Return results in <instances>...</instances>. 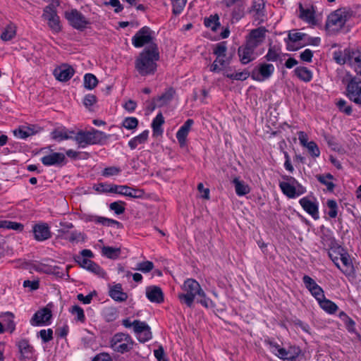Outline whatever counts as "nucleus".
Listing matches in <instances>:
<instances>
[{
	"label": "nucleus",
	"mask_w": 361,
	"mask_h": 361,
	"mask_svg": "<svg viewBox=\"0 0 361 361\" xmlns=\"http://www.w3.org/2000/svg\"><path fill=\"white\" fill-rule=\"evenodd\" d=\"M300 17L308 23L315 24L314 14L312 9H305L302 5H300Z\"/></svg>",
	"instance_id": "nucleus-42"
},
{
	"label": "nucleus",
	"mask_w": 361,
	"mask_h": 361,
	"mask_svg": "<svg viewBox=\"0 0 361 361\" xmlns=\"http://www.w3.org/2000/svg\"><path fill=\"white\" fill-rule=\"evenodd\" d=\"M279 186L283 193L289 198H295L306 192L305 188L293 177H287L286 181L280 182Z\"/></svg>",
	"instance_id": "nucleus-8"
},
{
	"label": "nucleus",
	"mask_w": 361,
	"mask_h": 361,
	"mask_svg": "<svg viewBox=\"0 0 361 361\" xmlns=\"http://www.w3.org/2000/svg\"><path fill=\"white\" fill-rule=\"evenodd\" d=\"M134 341L128 334L117 333L110 341L111 348L117 353H125L130 351L134 345Z\"/></svg>",
	"instance_id": "nucleus-7"
},
{
	"label": "nucleus",
	"mask_w": 361,
	"mask_h": 361,
	"mask_svg": "<svg viewBox=\"0 0 361 361\" xmlns=\"http://www.w3.org/2000/svg\"><path fill=\"white\" fill-rule=\"evenodd\" d=\"M183 293L178 295V298L183 304L192 307L195 296H204V292L199 283L192 279H188L182 286Z\"/></svg>",
	"instance_id": "nucleus-4"
},
{
	"label": "nucleus",
	"mask_w": 361,
	"mask_h": 361,
	"mask_svg": "<svg viewBox=\"0 0 361 361\" xmlns=\"http://www.w3.org/2000/svg\"><path fill=\"white\" fill-rule=\"evenodd\" d=\"M16 35V30L11 26H7L1 35V39L4 41H9Z\"/></svg>",
	"instance_id": "nucleus-51"
},
{
	"label": "nucleus",
	"mask_w": 361,
	"mask_h": 361,
	"mask_svg": "<svg viewBox=\"0 0 361 361\" xmlns=\"http://www.w3.org/2000/svg\"><path fill=\"white\" fill-rule=\"evenodd\" d=\"M228 63L224 59L216 58L210 67L212 72H219L221 68L219 66H225Z\"/></svg>",
	"instance_id": "nucleus-59"
},
{
	"label": "nucleus",
	"mask_w": 361,
	"mask_h": 361,
	"mask_svg": "<svg viewBox=\"0 0 361 361\" xmlns=\"http://www.w3.org/2000/svg\"><path fill=\"white\" fill-rule=\"evenodd\" d=\"M160 53L157 44L145 47L135 60V68L141 76L154 75L157 69Z\"/></svg>",
	"instance_id": "nucleus-1"
},
{
	"label": "nucleus",
	"mask_w": 361,
	"mask_h": 361,
	"mask_svg": "<svg viewBox=\"0 0 361 361\" xmlns=\"http://www.w3.org/2000/svg\"><path fill=\"white\" fill-rule=\"evenodd\" d=\"M154 269V264L150 261H145L138 263L135 270L140 271L143 273H148Z\"/></svg>",
	"instance_id": "nucleus-54"
},
{
	"label": "nucleus",
	"mask_w": 361,
	"mask_h": 361,
	"mask_svg": "<svg viewBox=\"0 0 361 361\" xmlns=\"http://www.w3.org/2000/svg\"><path fill=\"white\" fill-rule=\"evenodd\" d=\"M235 186V192L238 196H243L250 192V187L243 181L240 180L238 178H235L233 180Z\"/></svg>",
	"instance_id": "nucleus-35"
},
{
	"label": "nucleus",
	"mask_w": 361,
	"mask_h": 361,
	"mask_svg": "<svg viewBox=\"0 0 361 361\" xmlns=\"http://www.w3.org/2000/svg\"><path fill=\"white\" fill-rule=\"evenodd\" d=\"M0 317L4 318L3 319L4 324H5V331H9L11 334H12L15 329H16V323L14 322V314L11 312H6L4 313H2L0 315Z\"/></svg>",
	"instance_id": "nucleus-32"
},
{
	"label": "nucleus",
	"mask_w": 361,
	"mask_h": 361,
	"mask_svg": "<svg viewBox=\"0 0 361 361\" xmlns=\"http://www.w3.org/2000/svg\"><path fill=\"white\" fill-rule=\"evenodd\" d=\"M352 68L356 73V75L355 77L360 78L361 80V51H359L358 53L354 54V56L353 55Z\"/></svg>",
	"instance_id": "nucleus-44"
},
{
	"label": "nucleus",
	"mask_w": 361,
	"mask_h": 361,
	"mask_svg": "<svg viewBox=\"0 0 361 361\" xmlns=\"http://www.w3.org/2000/svg\"><path fill=\"white\" fill-rule=\"evenodd\" d=\"M310 292L317 302L321 299H323V298L325 296L323 289L319 285L314 287V288L312 289Z\"/></svg>",
	"instance_id": "nucleus-61"
},
{
	"label": "nucleus",
	"mask_w": 361,
	"mask_h": 361,
	"mask_svg": "<svg viewBox=\"0 0 361 361\" xmlns=\"http://www.w3.org/2000/svg\"><path fill=\"white\" fill-rule=\"evenodd\" d=\"M138 126V120L135 117H127L122 123V126L128 130H134Z\"/></svg>",
	"instance_id": "nucleus-49"
},
{
	"label": "nucleus",
	"mask_w": 361,
	"mask_h": 361,
	"mask_svg": "<svg viewBox=\"0 0 361 361\" xmlns=\"http://www.w3.org/2000/svg\"><path fill=\"white\" fill-rule=\"evenodd\" d=\"M87 270L102 278H104L106 276V273L104 270L93 261L90 264Z\"/></svg>",
	"instance_id": "nucleus-47"
},
{
	"label": "nucleus",
	"mask_w": 361,
	"mask_h": 361,
	"mask_svg": "<svg viewBox=\"0 0 361 361\" xmlns=\"http://www.w3.org/2000/svg\"><path fill=\"white\" fill-rule=\"evenodd\" d=\"M34 238L37 241H44L51 238L50 228L47 223L36 224L32 227Z\"/></svg>",
	"instance_id": "nucleus-20"
},
{
	"label": "nucleus",
	"mask_w": 361,
	"mask_h": 361,
	"mask_svg": "<svg viewBox=\"0 0 361 361\" xmlns=\"http://www.w3.org/2000/svg\"><path fill=\"white\" fill-rule=\"evenodd\" d=\"M326 205L329 209L328 215L331 219H335L338 215V204L337 202L334 200H328Z\"/></svg>",
	"instance_id": "nucleus-50"
},
{
	"label": "nucleus",
	"mask_w": 361,
	"mask_h": 361,
	"mask_svg": "<svg viewBox=\"0 0 361 361\" xmlns=\"http://www.w3.org/2000/svg\"><path fill=\"white\" fill-rule=\"evenodd\" d=\"M121 171V169L116 166H110L105 168L102 171L104 176H111L118 175Z\"/></svg>",
	"instance_id": "nucleus-62"
},
{
	"label": "nucleus",
	"mask_w": 361,
	"mask_h": 361,
	"mask_svg": "<svg viewBox=\"0 0 361 361\" xmlns=\"http://www.w3.org/2000/svg\"><path fill=\"white\" fill-rule=\"evenodd\" d=\"M270 67V64H262L258 68H255L251 73L252 78L258 81L268 78L271 74Z\"/></svg>",
	"instance_id": "nucleus-28"
},
{
	"label": "nucleus",
	"mask_w": 361,
	"mask_h": 361,
	"mask_svg": "<svg viewBox=\"0 0 361 361\" xmlns=\"http://www.w3.org/2000/svg\"><path fill=\"white\" fill-rule=\"evenodd\" d=\"M267 32V30L264 27L252 30L246 37V42L257 47L265 39Z\"/></svg>",
	"instance_id": "nucleus-19"
},
{
	"label": "nucleus",
	"mask_w": 361,
	"mask_h": 361,
	"mask_svg": "<svg viewBox=\"0 0 361 361\" xmlns=\"http://www.w3.org/2000/svg\"><path fill=\"white\" fill-rule=\"evenodd\" d=\"M350 13L344 8L338 9L330 13L326 22V29L330 34L338 32L350 18Z\"/></svg>",
	"instance_id": "nucleus-5"
},
{
	"label": "nucleus",
	"mask_w": 361,
	"mask_h": 361,
	"mask_svg": "<svg viewBox=\"0 0 361 361\" xmlns=\"http://www.w3.org/2000/svg\"><path fill=\"white\" fill-rule=\"evenodd\" d=\"M41 130V128L35 126L20 128L14 131L16 136L25 139Z\"/></svg>",
	"instance_id": "nucleus-30"
},
{
	"label": "nucleus",
	"mask_w": 361,
	"mask_h": 361,
	"mask_svg": "<svg viewBox=\"0 0 361 361\" xmlns=\"http://www.w3.org/2000/svg\"><path fill=\"white\" fill-rule=\"evenodd\" d=\"M149 131L144 130L140 135L134 137L128 142V146L131 149H135L139 145L144 144L148 139Z\"/></svg>",
	"instance_id": "nucleus-34"
},
{
	"label": "nucleus",
	"mask_w": 361,
	"mask_h": 361,
	"mask_svg": "<svg viewBox=\"0 0 361 361\" xmlns=\"http://www.w3.org/2000/svg\"><path fill=\"white\" fill-rule=\"evenodd\" d=\"M245 14V8L242 4H237L233 8L231 16L232 18L238 21Z\"/></svg>",
	"instance_id": "nucleus-46"
},
{
	"label": "nucleus",
	"mask_w": 361,
	"mask_h": 361,
	"mask_svg": "<svg viewBox=\"0 0 361 361\" xmlns=\"http://www.w3.org/2000/svg\"><path fill=\"white\" fill-rule=\"evenodd\" d=\"M188 135V133L185 130H183L180 128V129L176 133V138L180 146H183L186 142V137Z\"/></svg>",
	"instance_id": "nucleus-63"
},
{
	"label": "nucleus",
	"mask_w": 361,
	"mask_h": 361,
	"mask_svg": "<svg viewBox=\"0 0 361 361\" xmlns=\"http://www.w3.org/2000/svg\"><path fill=\"white\" fill-rule=\"evenodd\" d=\"M359 50H353L350 49H345L344 50H338L334 52V59L338 64L348 63L352 68L353 55L358 53Z\"/></svg>",
	"instance_id": "nucleus-21"
},
{
	"label": "nucleus",
	"mask_w": 361,
	"mask_h": 361,
	"mask_svg": "<svg viewBox=\"0 0 361 361\" xmlns=\"http://www.w3.org/2000/svg\"><path fill=\"white\" fill-rule=\"evenodd\" d=\"M329 257L336 267L346 276L354 274L355 269L349 254L341 246L336 245L329 251Z\"/></svg>",
	"instance_id": "nucleus-2"
},
{
	"label": "nucleus",
	"mask_w": 361,
	"mask_h": 361,
	"mask_svg": "<svg viewBox=\"0 0 361 361\" xmlns=\"http://www.w3.org/2000/svg\"><path fill=\"white\" fill-rule=\"evenodd\" d=\"M16 345L18 348L20 355V359L21 360L25 361L26 360H31L32 358L35 350L27 339H20L16 343Z\"/></svg>",
	"instance_id": "nucleus-22"
},
{
	"label": "nucleus",
	"mask_w": 361,
	"mask_h": 361,
	"mask_svg": "<svg viewBox=\"0 0 361 361\" xmlns=\"http://www.w3.org/2000/svg\"><path fill=\"white\" fill-rule=\"evenodd\" d=\"M66 17L71 25L79 30H83L90 23L84 15L76 9L72 10L70 13H66Z\"/></svg>",
	"instance_id": "nucleus-11"
},
{
	"label": "nucleus",
	"mask_w": 361,
	"mask_h": 361,
	"mask_svg": "<svg viewBox=\"0 0 361 361\" xmlns=\"http://www.w3.org/2000/svg\"><path fill=\"white\" fill-rule=\"evenodd\" d=\"M74 73L75 71L71 66L62 64L54 70L53 74L56 80L66 82L73 77Z\"/></svg>",
	"instance_id": "nucleus-24"
},
{
	"label": "nucleus",
	"mask_w": 361,
	"mask_h": 361,
	"mask_svg": "<svg viewBox=\"0 0 361 361\" xmlns=\"http://www.w3.org/2000/svg\"><path fill=\"white\" fill-rule=\"evenodd\" d=\"M173 6V13L176 16L179 15L183 10L187 3V0H171Z\"/></svg>",
	"instance_id": "nucleus-48"
},
{
	"label": "nucleus",
	"mask_w": 361,
	"mask_h": 361,
	"mask_svg": "<svg viewBox=\"0 0 361 361\" xmlns=\"http://www.w3.org/2000/svg\"><path fill=\"white\" fill-rule=\"evenodd\" d=\"M302 209L314 219L319 218V203L316 200H311L307 197H302L299 201Z\"/></svg>",
	"instance_id": "nucleus-16"
},
{
	"label": "nucleus",
	"mask_w": 361,
	"mask_h": 361,
	"mask_svg": "<svg viewBox=\"0 0 361 361\" xmlns=\"http://www.w3.org/2000/svg\"><path fill=\"white\" fill-rule=\"evenodd\" d=\"M336 105H337L338 109L340 110V111H341L347 115L351 114L352 107H351V106L347 104V102L345 100L342 99H339L337 102Z\"/></svg>",
	"instance_id": "nucleus-57"
},
{
	"label": "nucleus",
	"mask_w": 361,
	"mask_h": 361,
	"mask_svg": "<svg viewBox=\"0 0 361 361\" xmlns=\"http://www.w3.org/2000/svg\"><path fill=\"white\" fill-rule=\"evenodd\" d=\"M307 35L298 32L296 30H293L289 32L288 38L285 39L286 43L287 49L289 51H295L299 48V46H295V43H298L300 46L303 44H300V42L305 39Z\"/></svg>",
	"instance_id": "nucleus-17"
},
{
	"label": "nucleus",
	"mask_w": 361,
	"mask_h": 361,
	"mask_svg": "<svg viewBox=\"0 0 361 361\" xmlns=\"http://www.w3.org/2000/svg\"><path fill=\"white\" fill-rule=\"evenodd\" d=\"M43 343H47L53 339V331L51 329H42L37 333Z\"/></svg>",
	"instance_id": "nucleus-52"
},
{
	"label": "nucleus",
	"mask_w": 361,
	"mask_h": 361,
	"mask_svg": "<svg viewBox=\"0 0 361 361\" xmlns=\"http://www.w3.org/2000/svg\"><path fill=\"white\" fill-rule=\"evenodd\" d=\"M302 282H303L305 288L309 291H310L312 289L314 288V287L318 286V284L316 283V281L307 275H305L302 277Z\"/></svg>",
	"instance_id": "nucleus-60"
},
{
	"label": "nucleus",
	"mask_w": 361,
	"mask_h": 361,
	"mask_svg": "<svg viewBox=\"0 0 361 361\" xmlns=\"http://www.w3.org/2000/svg\"><path fill=\"white\" fill-rule=\"evenodd\" d=\"M311 156L314 157H318L320 155V150L316 144L313 141H310L307 145L305 146Z\"/></svg>",
	"instance_id": "nucleus-58"
},
{
	"label": "nucleus",
	"mask_w": 361,
	"mask_h": 361,
	"mask_svg": "<svg viewBox=\"0 0 361 361\" xmlns=\"http://www.w3.org/2000/svg\"><path fill=\"white\" fill-rule=\"evenodd\" d=\"M343 82L346 83V96L355 104L361 106V80L347 74Z\"/></svg>",
	"instance_id": "nucleus-6"
},
{
	"label": "nucleus",
	"mask_w": 361,
	"mask_h": 361,
	"mask_svg": "<svg viewBox=\"0 0 361 361\" xmlns=\"http://www.w3.org/2000/svg\"><path fill=\"white\" fill-rule=\"evenodd\" d=\"M250 13H253L257 16L259 22L263 21L264 16V0H255L250 9Z\"/></svg>",
	"instance_id": "nucleus-31"
},
{
	"label": "nucleus",
	"mask_w": 361,
	"mask_h": 361,
	"mask_svg": "<svg viewBox=\"0 0 361 361\" xmlns=\"http://www.w3.org/2000/svg\"><path fill=\"white\" fill-rule=\"evenodd\" d=\"M320 307L329 314H334L338 309L337 305L325 298L318 301Z\"/></svg>",
	"instance_id": "nucleus-33"
},
{
	"label": "nucleus",
	"mask_w": 361,
	"mask_h": 361,
	"mask_svg": "<svg viewBox=\"0 0 361 361\" xmlns=\"http://www.w3.org/2000/svg\"><path fill=\"white\" fill-rule=\"evenodd\" d=\"M71 312L72 314L75 315L77 320L81 322H84L85 320V316L84 314V310L82 307L78 305H73L71 309Z\"/></svg>",
	"instance_id": "nucleus-53"
},
{
	"label": "nucleus",
	"mask_w": 361,
	"mask_h": 361,
	"mask_svg": "<svg viewBox=\"0 0 361 361\" xmlns=\"http://www.w3.org/2000/svg\"><path fill=\"white\" fill-rule=\"evenodd\" d=\"M257 47L245 42V44L239 47L238 49L240 61L243 64H247L255 59V49Z\"/></svg>",
	"instance_id": "nucleus-15"
},
{
	"label": "nucleus",
	"mask_w": 361,
	"mask_h": 361,
	"mask_svg": "<svg viewBox=\"0 0 361 361\" xmlns=\"http://www.w3.org/2000/svg\"><path fill=\"white\" fill-rule=\"evenodd\" d=\"M300 350L295 347H289L288 349L281 348L279 345H272V353L283 360H294L300 354Z\"/></svg>",
	"instance_id": "nucleus-13"
},
{
	"label": "nucleus",
	"mask_w": 361,
	"mask_h": 361,
	"mask_svg": "<svg viewBox=\"0 0 361 361\" xmlns=\"http://www.w3.org/2000/svg\"><path fill=\"white\" fill-rule=\"evenodd\" d=\"M316 178L319 183L326 186L329 191L334 190L335 188V185L332 182L334 176L331 173L317 175Z\"/></svg>",
	"instance_id": "nucleus-36"
},
{
	"label": "nucleus",
	"mask_w": 361,
	"mask_h": 361,
	"mask_svg": "<svg viewBox=\"0 0 361 361\" xmlns=\"http://www.w3.org/2000/svg\"><path fill=\"white\" fill-rule=\"evenodd\" d=\"M146 296L152 302L161 303L164 302V293L161 288L156 286L147 288Z\"/></svg>",
	"instance_id": "nucleus-26"
},
{
	"label": "nucleus",
	"mask_w": 361,
	"mask_h": 361,
	"mask_svg": "<svg viewBox=\"0 0 361 361\" xmlns=\"http://www.w3.org/2000/svg\"><path fill=\"white\" fill-rule=\"evenodd\" d=\"M154 32L148 26L140 28L132 37V44L136 48H141L145 45L151 47L152 44H157L154 42Z\"/></svg>",
	"instance_id": "nucleus-9"
},
{
	"label": "nucleus",
	"mask_w": 361,
	"mask_h": 361,
	"mask_svg": "<svg viewBox=\"0 0 361 361\" xmlns=\"http://www.w3.org/2000/svg\"><path fill=\"white\" fill-rule=\"evenodd\" d=\"M109 296L116 302H124L128 299V294L123 291L122 285L117 283L109 287Z\"/></svg>",
	"instance_id": "nucleus-27"
},
{
	"label": "nucleus",
	"mask_w": 361,
	"mask_h": 361,
	"mask_svg": "<svg viewBox=\"0 0 361 361\" xmlns=\"http://www.w3.org/2000/svg\"><path fill=\"white\" fill-rule=\"evenodd\" d=\"M294 72L297 77L304 82H310L312 78V73L306 67H297Z\"/></svg>",
	"instance_id": "nucleus-37"
},
{
	"label": "nucleus",
	"mask_w": 361,
	"mask_h": 361,
	"mask_svg": "<svg viewBox=\"0 0 361 361\" xmlns=\"http://www.w3.org/2000/svg\"><path fill=\"white\" fill-rule=\"evenodd\" d=\"M42 18L48 21V25L54 32H59L61 30L59 17L57 15L56 6L50 4L43 11Z\"/></svg>",
	"instance_id": "nucleus-10"
},
{
	"label": "nucleus",
	"mask_w": 361,
	"mask_h": 361,
	"mask_svg": "<svg viewBox=\"0 0 361 361\" xmlns=\"http://www.w3.org/2000/svg\"><path fill=\"white\" fill-rule=\"evenodd\" d=\"M102 253L109 259H116L121 255V249L119 247L104 246L102 249Z\"/></svg>",
	"instance_id": "nucleus-41"
},
{
	"label": "nucleus",
	"mask_w": 361,
	"mask_h": 361,
	"mask_svg": "<svg viewBox=\"0 0 361 361\" xmlns=\"http://www.w3.org/2000/svg\"><path fill=\"white\" fill-rule=\"evenodd\" d=\"M135 333L141 343H145L152 337L150 327L146 322L140 320H135Z\"/></svg>",
	"instance_id": "nucleus-14"
},
{
	"label": "nucleus",
	"mask_w": 361,
	"mask_h": 361,
	"mask_svg": "<svg viewBox=\"0 0 361 361\" xmlns=\"http://www.w3.org/2000/svg\"><path fill=\"white\" fill-rule=\"evenodd\" d=\"M75 132L69 130L65 126H59L54 128L51 133V137L57 142H61L65 140H73Z\"/></svg>",
	"instance_id": "nucleus-23"
},
{
	"label": "nucleus",
	"mask_w": 361,
	"mask_h": 361,
	"mask_svg": "<svg viewBox=\"0 0 361 361\" xmlns=\"http://www.w3.org/2000/svg\"><path fill=\"white\" fill-rule=\"evenodd\" d=\"M226 42H221L216 45L214 49V54L216 56V58L224 57L226 56Z\"/></svg>",
	"instance_id": "nucleus-56"
},
{
	"label": "nucleus",
	"mask_w": 361,
	"mask_h": 361,
	"mask_svg": "<svg viewBox=\"0 0 361 361\" xmlns=\"http://www.w3.org/2000/svg\"><path fill=\"white\" fill-rule=\"evenodd\" d=\"M125 204L126 203L122 201L114 202L110 204L109 209L113 210L116 214L119 215L125 212Z\"/></svg>",
	"instance_id": "nucleus-55"
},
{
	"label": "nucleus",
	"mask_w": 361,
	"mask_h": 361,
	"mask_svg": "<svg viewBox=\"0 0 361 361\" xmlns=\"http://www.w3.org/2000/svg\"><path fill=\"white\" fill-rule=\"evenodd\" d=\"M51 317V311L47 307H44L34 314L30 319V324L35 326L49 324Z\"/></svg>",
	"instance_id": "nucleus-18"
},
{
	"label": "nucleus",
	"mask_w": 361,
	"mask_h": 361,
	"mask_svg": "<svg viewBox=\"0 0 361 361\" xmlns=\"http://www.w3.org/2000/svg\"><path fill=\"white\" fill-rule=\"evenodd\" d=\"M339 318L343 322L345 327L350 333H355V322L348 317L344 312H341L338 314Z\"/></svg>",
	"instance_id": "nucleus-39"
},
{
	"label": "nucleus",
	"mask_w": 361,
	"mask_h": 361,
	"mask_svg": "<svg viewBox=\"0 0 361 361\" xmlns=\"http://www.w3.org/2000/svg\"><path fill=\"white\" fill-rule=\"evenodd\" d=\"M204 25L207 27L211 28L212 31L216 32L221 25L219 15H211L209 17L205 18L204 20Z\"/></svg>",
	"instance_id": "nucleus-38"
},
{
	"label": "nucleus",
	"mask_w": 361,
	"mask_h": 361,
	"mask_svg": "<svg viewBox=\"0 0 361 361\" xmlns=\"http://www.w3.org/2000/svg\"><path fill=\"white\" fill-rule=\"evenodd\" d=\"M96 102L97 97L94 94H88L85 97L83 104L86 107L89 108L94 104Z\"/></svg>",
	"instance_id": "nucleus-64"
},
{
	"label": "nucleus",
	"mask_w": 361,
	"mask_h": 361,
	"mask_svg": "<svg viewBox=\"0 0 361 361\" xmlns=\"http://www.w3.org/2000/svg\"><path fill=\"white\" fill-rule=\"evenodd\" d=\"M109 137L110 135L96 129L80 130L74 135L73 140L78 144L79 148H85L88 145H103Z\"/></svg>",
	"instance_id": "nucleus-3"
},
{
	"label": "nucleus",
	"mask_w": 361,
	"mask_h": 361,
	"mask_svg": "<svg viewBox=\"0 0 361 361\" xmlns=\"http://www.w3.org/2000/svg\"><path fill=\"white\" fill-rule=\"evenodd\" d=\"M164 118L163 115L161 113L158 114L152 123V128L154 135H161L162 133L163 130L161 129V126L164 124Z\"/></svg>",
	"instance_id": "nucleus-40"
},
{
	"label": "nucleus",
	"mask_w": 361,
	"mask_h": 361,
	"mask_svg": "<svg viewBox=\"0 0 361 361\" xmlns=\"http://www.w3.org/2000/svg\"><path fill=\"white\" fill-rule=\"evenodd\" d=\"M176 94V90L173 87H170L167 88L161 95L156 98L157 106L159 107L167 105L173 98Z\"/></svg>",
	"instance_id": "nucleus-29"
},
{
	"label": "nucleus",
	"mask_w": 361,
	"mask_h": 361,
	"mask_svg": "<svg viewBox=\"0 0 361 361\" xmlns=\"http://www.w3.org/2000/svg\"><path fill=\"white\" fill-rule=\"evenodd\" d=\"M41 161L45 166L65 165L67 163L65 155L61 152H53L44 156L41 159Z\"/></svg>",
	"instance_id": "nucleus-25"
},
{
	"label": "nucleus",
	"mask_w": 361,
	"mask_h": 361,
	"mask_svg": "<svg viewBox=\"0 0 361 361\" xmlns=\"http://www.w3.org/2000/svg\"><path fill=\"white\" fill-rule=\"evenodd\" d=\"M90 221H94L97 224H101L106 226H111L113 225H116L119 226L121 224L119 221L116 220L97 216H91Z\"/></svg>",
	"instance_id": "nucleus-43"
},
{
	"label": "nucleus",
	"mask_w": 361,
	"mask_h": 361,
	"mask_svg": "<svg viewBox=\"0 0 361 361\" xmlns=\"http://www.w3.org/2000/svg\"><path fill=\"white\" fill-rule=\"evenodd\" d=\"M109 190L112 193H117L132 198H142L145 191L142 189L130 188L128 185H117L112 184L109 187Z\"/></svg>",
	"instance_id": "nucleus-12"
},
{
	"label": "nucleus",
	"mask_w": 361,
	"mask_h": 361,
	"mask_svg": "<svg viewBox=\"0 0 361 361\" xmlns=\"http://www.w3.org/2000/svg\"><path fill=\"white\" fill-rule=\"evenodd\" d=\"M98 83L96 76L92 73H87L84 76V87L87 90L94 89Z\"/></svg>",
	"instance_id": "nucleus-45"
}]
</instances>
